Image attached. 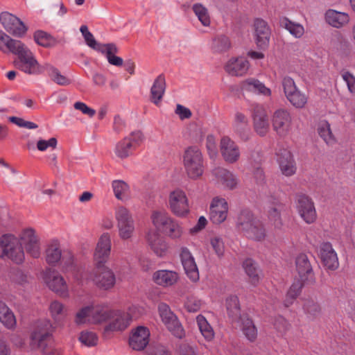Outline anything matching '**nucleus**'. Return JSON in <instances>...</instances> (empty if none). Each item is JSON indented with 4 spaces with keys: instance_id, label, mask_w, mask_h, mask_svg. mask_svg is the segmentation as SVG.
Instances as JSON below:
<instances>
[{
    "instance_id": "27",
    "label": "nucleus",
    "mask_w": 355,
    "mask_h": 355,
    "mask_svg": "<svg viewBox=\"0 0 355 355\" xmlns=\"http://www.w3.org/2000/svg\"><path fill=\"white\" fill-rule=\"evenodd\" d=\"M288 212L285 204L279 201L274 202L268 211V219L275 228L281 229L283 226L282 217L288 215Z\"/></svg>"
},
{
    "instance_id": "24",
    "label": "nucleus",
    "mask_w": 355,
    "mask_h": 355,
    "mask_svg": "<svg viewBox=\"0 0 355 355\" xmlns=\"http://www.w3.org/2000/svg\"><path fill=\"white\" fill-rule=\"evenodd\" d=\"M220 151L225 162L235 163L240 157L238 146L228 137H223L220 140Z\"/></svg>"
},
{
    "instance_id": "22",
    "label": "nucleus",
    "mask_w": 355,
    "mask_h": 355,
    "mask_svg": "<svg viewBox=\"0 0 355 355\" xmlns=\"http://www.w3.org/2000/svg\"><path fill=\"white\" fill-rule=\"evenodd\" d=\"M320 255L322 262L327 269L335 270L338 268V256L330 242H323L321 243Z\"/></svg>"
},
{
    "instance_id": "3",
    "label": "nucleus",
    "mask_w": 355,
    "mask_h": 355,
    "mask_svg": "<svg viewBox=\"0 0 355 355\" xmlns=\"http://www.w3.org/2000/svg\"><path fill=\"white\" fill-rule=\"evenodd\" d=\"M12 53L17 56L14 61L15 66L24 73L28 75L44 73V64H40L33 53L23 42Z\"/></svg>"
},
{
    "instance_id": "28",
    "label": "nucleus",
    "mask_w": 355,
    "mask_h": 355,
    "mask_svg": "<svg viewBox=\"0 0 355 355\" xmlns=\"http://www.w3.org/2000/svg\"><path fill=\"white\" fill-rule=\"evenodd\" d=\"M146 240L155 254L158 257L164 256L168 245L164 239L156 230H149L146 234Z\"/></svg>"
},
{
    "instance_id": "63",
    "label": "nucleus",
    "mask_w": 355,
    "mask_h": 355,
    "mask_svg": "<svg viewBox=\"0 0 355 355\" xmlns=\"http://www.w3.org/2000/svg\"><path fill=\"white\" fill-rule=\"evenodd\" d=\"M343 79L347 85L348 90L352 94H355V77L349 71L342 73Z\"/></svg>"
},
{
    "instance_id": "62",
    "label": "nucleus",
    "mask_w": 355,
    "mask_h": 355,
    "mask_svg": "<svg viewBox=\"0 0 355 355\" xmlns=\"http://www.w3.org/2000/svg\"><path fill=\"white\" fill-rule=\"evenodd\" d=\"M21 239L24 245L38 241L37 237L35 236V230L32 228L24 230L21 234Z\"/></svg>"
},
{
    "instance_id": "43",
    "label": "nucleus",
    "mask_w": 355,
    "mask_h": 355,
    "mask_svg": "<svg viewBox=\"0 0 355 355\" xmlns=\"http://www.w3.org/2000/svg\"><path fill=\"white\" fill-rule=\"evenodd\" d=\"M0 321L8 329H12L16 325V319L13 313L0 301Z\"/></svg>"
},
{
    "instance_id": "39",
    "label": "nucleus",
    "mask_w": 355,
    "mask_h": 355,
    "mask_svg": "<svg viewBox=\"0 0 355 355\" xmlns=\"http://www.w3.org/2000/svg\"><path fill=\"white\" fill-rule=\"evenodd\" d=\"M327 21L334 27L340 28L347 24L349 20V15L345 12L334 10H329L325 14Z\"/></svg>"
},
{
    "instance_id": "19",
    "label": "nucleus",
    "mask_w": 355,
    "mask_h": 355,
    "mask_svg": "<svg viewBox=\"0 0 355 355\" xmlns=\"http://www.w3.org/2000/svg\"><path fill=\"white\" fill-rule=\"evenodd\" d=\"M228 205L225 199L216 197L213 198L210 209L209 218L214 224H220L227 216Z\"/></svg>"
},
{
    "instance_id": "44",
    "label": "nucleus",
    "mask_w": 355,
    "mask_h": 355,
    "mask_svg": "<svg viewBox=\"0 0 355 355\" xmlns=\"http://www.w3.org/2000/svg\"><path fill=\"white\" fill-rule=\"evenodd\" d=\"M20 40L11 38L9 35L0 30V50L4 53H12L21 44Z\"/></svg>"
},
{
    "instance_id": "4",
    "label": "nucleus",
    "mask_w": 355,
    "mask_h": 355,
    "mask_svg": "<svg viewBox=\"0 0 355 355\" xmlns=\"http://www.w3.org/2000/svg\"><path fill=\"white\" fill-rule=\"evenodd\" d=\"M53 327L48 320H39L29 335L28 345L32 351L40 352L53 341Z\"/></svg>"
},
{
    "instance_id": "35",
    "label": "nucleus",
    "mask_w": 355,
    "mask_h": 355,
    "mask_svg": "<svg viewBox=\"0 0 355 355\" xmlns=\"http://www.w3.org/2000/svg\"><path fill=\"white\" fill-rule=\"evenodd\" d=\"M96 51L105 55L108 62L112 65L120 67L123 64V59L114 55L118 52V49L114 43L102 44Z\"/></svg>"
},
{
    "instance_id": "25",
    "label": "nucleus",
    "mask_w": 355,
    "mask_h": 355,
    "mask_svg": "<svg viewBox=\"0 0 355 355\" xmlns=\"http://www.w3.org/2000/svg\"><path fill=\"white\" fill-rule=\"evenodd\" d=\"M277 162L283 175L291 176L296 172L297 168L291 153L286 150H280L277 153Z\"/></svg>"
},
{
    "instance_id": "32",
    "label": "nucleus",
    "mask_w": 355,
    "mask_h": 355,
    "mask_svg": "<svg viewBox=\"0 0 355 355\" xmlns=\"http://www.w3.org/2000/svg\"><path fill=\"white\" fill-rule=\"evenodd\" d=\"M166 80L164 74L159 75L154 80L150 88V100L156 105H159L166 90Z\"/></svg>"
},
{
    "instance_id": "12",
    "label": "nucleus",
    "mask_w": 355,
    "mask_h": 355,
    "mask_svg": "<svg viewBox=\"0 0 355 355\" xmlns=\"http://www.w3.org/2000/svg\"><path fill=\"white\" fill-rule=\"evenodd\" d=\"M169 208L178 217H184L189 213V205L186 193L180 189L171 192L168 198Z\"/></svg>"
},
{
    "instance_id": "57",
    "label": "nucleus",
    "mask_w": 355,
    "mask_h": 355,
    "mask_svg": "<svg viewBox=\"0 0 355 355\" xmlns=\"http://www.w3.org/2000/svg\"><path fill=\"white\" fill-rule=\"evenodd\" d=\"M307 281H302L300 278L295 279L289 290L288 291V297L292 300H295L300 294L302 288Z\"/></svg>"
},
{
    "instance_id": "46",
    "label": "nucleus",
    "mask_w": 355,
    "mask_h": 355,
    "mask_svg": "<svg viewBox=\"0 0 355 355\" xmlns=\"http://www.w3.org/2000/svg\"><path fill=\"white\" fill-rule=\"evenodd\" d=\"M196 322L198 329L205 339L207 341L211 340L214 337V331L207 319L200 314L196 317Z\"/></svg>"
},
{
    "instance_id": "23",
    "label": "nucleus",
    "mask_w": 355,
    "mask_h": 355,
    "mask_svg": "<svg viewBox=\"0 0 355 355\" xmlns=\"http://www.w3.org/2000/svg\"><path fill=\"white\" fill-rule=\"evenodd\" d=\"M295 267L299 278L302 281L313 282L314 280L312 265L306 254H300L296 257Z\"/></svg>"
},
{
    "instance_id": "59",
    "label": "nucleus",
    "mask_w": 355,
    "mask_h": 355,
    "mask_svg": "<svg viewBox=\"0 0 355 355\" xmlns=\"http://www.w3.org/2000/svg\"><path fill=\"white\" fill-rule=\"evenodd\" d=\"M58 141L55 137H51L49 140L40 139L37 142V148L40 151H44L48 148L55 149L57 146Z\"/></svg>"
},
{
    "instance_id": "55",
    "label": "nucleus",
    "mask_w": 355,
    "mask_h": 355,
    "mask_svg": "<svg viewBox=\"0 0 355 355\" xmlns=\"http://www.w3.org/2000/svg\"><path fill=\"white\" fill-rule=\"evenodd\" d=\"M245 85L248 87V89L254 90V92H258L260 94H263L264 95H270V90L267 88L264 84L261 83L258 80L255 79H250L246 80Z\"/></svg>"
},
{
    "instance_id": "58",
    "label": "nucleus",
    "mask_w": 355,
    "mask_h": 355,
    "mask_svg": "<svg viewBox=\"0 0 355 355\" xmlns=\"http://www.w3.org/2000/svg\"><path fill=\"white\" fill-rule=\"evenodd\" d=\"M202 306V302L194 296H189L187 298L184 303V307L187 311L191 313H195L198 311Z\"/></svg>"
},
{
    "instance_id": "14",
    "label": "nucleus",
    "mask_w": 355,
    "mask_h": 355,
    "mask_svg": "<svg viewBox=\"0 0 355 355\" xmlns=\"http://www.w3.org/2000/svg\"><path fill=\"white\" fill-rule=\"evenodd\" d=\"M296 208L301 218L307 224L314 223L317 214L312 200L305 194L296 196Z\"/></svg>"
},
{
    "instance_id": "26",
    "label": "nucleus",
    "mask_w": 355,
    "mask_h": 355,
    "mask_svg": "<svg viewBox=\"0 0 355 355\" xmlns=\"http://www.w3.org/2000/svg\"><path fill=\"white\" fill-rule=\"evenodd\" d=\"M232 128L243 141H247L251 136L248 117L243 113L237 112L234 114L232 122Z\"/></svg>"
},
{
    "instance_id": "33",
    "label": "nucleus",
    "mask_w": 355,
    "mask_h": 355,
    "mask_svg": "<svg viewBox=\"0 0 355 355\" xmlns=\"http://www.w3.org/2000/svg\"><path fill=\"white\" fill-rule=\"evenodd\" d=\"M212 175L225 187L234 189L237 185V180L235 175L226 168L216 167L212 170Z\"/></svg>"
},
{
    "instance_id": "47",
    "label": "nucleus",
    "mask_w": 355,
    "mask_h": 355,
    "mask_svg": "<svg viewBox=\"0 0 355 355\" xmlns=\"http://www.w3.org/2000/svg\"><path fill=\"white\" fill-rule=\"evenodd\" d=\"M245 272L250 277L251 282L255 284L259 282V277L257 263L251 258L246 259L243 263Z\"/></svg>"
},
{
    "instance_id": "11",
    "label": "nucleus",
    "mask_w": 355,
    "mask_h": 355,
    "mask_svg": "<svg viewBox=\"0 0 355 355\" xmlns=\"http://www.w3.org/2000/svg\"><path fill=\"white\" fill-rule=\"evenodd\" d=\"M0 21L8 33L17 37H23L28 31L27 26L19 18L8 12L0 14Z\"/></svg>"
},
{
    "instance_id": "56",
    "label": "nucleus",
    "mask_w": 355,
    "mask_h": 355,
    "mask_svg": "<svg viewBox=\"0 0 355 355\" xmlns=\"http://www.w3.org/2000/svg\"><path fill=\"white\" fill-rule=\"evenodd\" d=\"M92 305L80 309L76 314L75 322L78 324H85L92 318Z\"/></svg>"
},
{
    "instance_id": "5",
    "label": "nucleus",
    "mask_w": 355,
    "mask_h": 355,
    "mask_svg": "<svg viewBox=\"0 0 355 355\" xmlns=\"http://www.w3.org/2000/svg\"><path fill=\"white\" fill-rule=\"evenodd\" d=\"M183 163L186 173L190 179L197 180L203 175L204 159L198 146H191L184 150Z\"/></svg>"
},
{
    "instance_id": "52",
    "label": "nucleus",
    "mask_w": 355,
    "mask_h": 355,
    "mask_svg": "<svg viewBox=\"0 0 355 355\" xmlns=\"http://www.w3.org/2000/svg\"><path fill=\"white\" fill-rule=\"evenodd\" d=\"M35 42L44 47L51 46L55 40L50 35L43 31H37L33 35Z\"/></svg>"
},
{
    "instance_id": "61",
    "label": "nucleus",
    "mask_w": 355,
    "mask_h": 355,
    "mask_svg": "<svg viewBox=\"0 0 355 355\" xmlns=\"http://www.w3.org/2000/svg\"><path fill=\"white\" fill-rule=\"evenodd\" d=\"M210 243L216 254L218 257L223 256L225 251V245L223 239L218 236H216L211 239Z\"/></svg>"
},
{
    "instance_id": "6",
    "label": "nucleus",
    "mask_w": 355,
    "mask_h": 355,
    "mask_svg": "<svg viewBox=\"0 0 355 355\" xmlns=\"http://www.w3.org/2000/svg\"><path fill=\"white\" fill-rule=\"evenodd\" d=\"M151 219L157 230L171 239H179L182 236L183 231L181 225L167 213L155 211L151 216Z\"/></svg>"
},
{
    "instance_id": "34",
    "label": "nucleus",
    "mask_w": 355,
    "mask_h": 355,
    "mask_svg": "<svg viewBox=\"0 0 355 355\" xmlns=\"http://www.w3.org/2000/svg\"><path fill=\"white\" fill-rule=\"evenodd\" d=\"M178 274L173 270H159L153 273V281L158 285L168 287L174 285L178 280Z\"/></svg>"
},
{
    "instance_id": "2",
    "label": "nucleus",
    "mask_w": 355,
    "mask_h": 355,
    "mask_svg": "<svg viewBox=\"0 0 355 355\" xmlns=\"http://www.w3.org/2000/svg\"><path fill=\"white\" fill-rule=\"evenodd\" d=\"M46 261L49 265L53 266L61 261L64 272L71 274L79 282H82L85 279L83 269L75 262L73 254L67 252L62 254L58 240H52L49 243L46 250Z\"/></svg>"
},
{
    "instance_id": "40",
    "label": "nucleus",
    "mask_w": 355,
    "mask_h": 355,
    "mask_svg": "<svg viewBox=\"0 0 355 355\" xmlns=\"http://www.w3.org/2000/svg\"><path fill=\"white\" fill-rule=\"evenodd\" d=\"M302 308L307 318L311 320L316 319L321 315V306L314 299H306L304 302Z\"/></svg>"
},
{
    "instance_id": "30",
    "label": "nucleus",
    "mask_w": 355,
    "mask_h": 355,
    "mask_svg": "<svg viewBox=\"0 0 355 355\" xmlns=\"http://www.w3.org/2000/svg\"><path fill=\"white\" fill-rule=\"evenodd\" d=\"M114 313V310L111 309L105 304L92 305V318L88 322L98 324L107 322Z\"/></svg>"
},
{
    "instance_id": "17",
    "label": "nucleus",
    "mask_w": 355,
    "mask_h": 355,
    "mask_svg": "<svg viewBox=\"0 0 355 355\" xmlns=\"http://www.w3.org/2000/svg\"><path fill=\"white\" fill-rule=\"evenodd\" d=\"M252 118L255 132L261 137L265 136L269 129V122L263 105L259 104L253 105Z\"/></svg>"
},
{
    "instance_id": "48",
    "label": "nucleus",
    "mask_w": 355,
    "mask_h": 355,
    "mask_svg": "<svg viewBox=\"0 0 355 355\" xmlns=\"http://www.w3.org/2000/svg\"><path fill=\"white\" fill-rule=\"evenodd\" d=\"M231 47V42L228 37L220 35L214 38L211 49L214 52H225Z\"/></svg>"
},
{
    "instance_id": "36",
    "label": "nucleus",
    "mask_w": 355,
    "mask_h": 355,
    "mask_svg": "<svg viewBox=\"0 0 355 355\" xmlns=\"http://www.w3.org/2000/svg\"><path fill=\"white\" fill-rule=\"evenodd\" d=\"M239 322H241V330L245 337L250 342H254L257 338L258 331L252 319L248 314H243Z\"/></svg>"
},
{
    "instance_id": "20",
    "label": "nucleus",
    "mask_w": 355,
    "mask_h": 355,
    "mask_svg": "<svg viewBox=\"0 0 355 355\" xmlns=\"http://www.w3.org/2000/svg\"><path fill=\"white\" fill-rule=\"evenodd\" d=\"M180 259L187 276L191 281L196 282L199 280V271L195 259L186 247L181 248Z\"/></svg>"
},
{
    "instance_id": "41",
    "label": "nucleus",
    "mask_w": 355,
    "mask_h": 355,
    "mask_svg": "<svg viewBox=\"0 0 355 355\" xmlns=\"http://www.w3.org/2000/svg\"><path fill=\"white\" fill-rule=\"evenodd\" d=\"M244 235L248 239L261 241L265 239L266 234L263 225L257 219Z\"/></svg>"
},
{
    "instance_id": "18",
    "label": "nucleus",
    "mask_w": 355,
    "mask_h": 355,
    "mask_svg": "<svg viewBox=\"0 0 355 355\" xmlns=\"http://www.w3.org/2000/svg\"><path fill=\"white\" fill-rule=\"evenodd\" d=\"M291 116L287 110L280 109L275 112L272 117V127L279 136L287 135L291 130Z\"/></svg>"
},
{
    "instance_id": "9",
    "label": "nucleus",
    "mask_w": 355,
    "mask_h": 355,
    "mask_svg": "<svg viewBox=\"0 0 355 355\" xmlns=\"http://www.w3.org/2000/svg\"><path fill=\"white\" fill-rule=\"evenodd\" d=\"M282 85L286 99L293 107L303 108L306 105L308 96L297 88L292 78L284 76Z\"/></svg>"
},
{
    "instance_id": "38",
    "label": "nucleus",
    "mask_w": 355,
    "mask_h": 355,
    "mask_svg": "<svg viewBox=\"0 0 355 355\" xmlns=\"http://www.w3.org/2000/svg\"><path fill=\"white\" fill-rule=\"evenodd\" d=\"M257 219L250 210L247 209H243L237 217L236 228L245 234Z\"/></svg>"
},
{
    "instance_id": "45",
    "label": "nucleus",
    "mask_w": 355,
    "mask_h": 355,
    "mask_svg": "<svg viewBox=\"0 0 355 355\" xmlns=\"http://www.w3.org/2000/svg\"><path fill=\"white\" fill-rule=\"evenodd\" d=\"M280 25L296 38H300L304 35V28L303 26L291 21L287 17H283L280 19Z\"/></svg>"
},
{
    "instance_id": "13",
    "label": "nucleus",
    "mask_w": 355,
    "mask_h": 355,
    "mask_svg": "<svg viewBox=\"0 0 355 355\" xmlns=\"http://www.w3.org/2000/svg\"><path fill=\"white\" fill-rule=\"evenodd\" d=\"M116 218L118 222L117 226L120 238L123 240L131 238L135 230V225L129 211L123 207H119L116 211Z\"/></svg>"
},
{
    "instance_id": "16",
    "label": "nucleus",
    "mask_w": 355,
    "mask_h": 355,
    "mask_svg": "<svg viewBox=\"0 0 355 355\" xmlns=\"http://www.w3.org/2000/svg\"><path fill=\"white\" fill-rule=\"evenodd\" d=\"M253 26L257 46L260 49H266L268 46L271 33L268 23L263 19L256 18Z\"/></svg>"
},
{
    "instance_id": "8",
    "label": "nucleus",
    "mask_w": 355,
    "mask_h": 355,
    "mask_svg": "<svg viewBox=\"0 0 355 355\" xmlns=\"http://www.w3.org/2000/svg\"><path fill=\"white\" fill-rule=\"evenodd\" d=\"M144 136L141 131L132 132L116 144L114 150L116 155L121 159H125L132 155L141 145Z\"/></svg>"
},
{
    "instance_id": "29",
    "label": "nucleus",
    "mask_w": 355,
    "mask_h": 355,
    "mask_svg": "<svg viewBox=\"0 0 355 355\" xmlns=\"http://www.w3.org/2000/svg\"><path fill=\"white\" fill-rule=\"evenodd\" d=\"M110 320V322L104 328L105 331L124 330L129 325L131 318L127 313L114 310V313Z\"/></svg>"
},
{
    "instance_id": "53",
    "label": "nucleus",
    "mask_w": 355,
    "mask_h": 355,
    "mask_svg": "<svg viewBox=\"0 0 355 355\" xmlns=\"http://www.w3.org/2000/svg\"><path fill=\"white\" fill-rule=\"evenodd\" d=\"M80 31L81 32L85 42L86 44L92 49L93 50L96 51L98 47H101V45L102 44L100 42H98L93 34L89 31L88 27L86 25H82L80 28Z\"/></svg>"
},
{
    "instance_id": "1",
    "label": "nucleus",
    "mask_w": 355,
    "mask_h": 355,
    "mask_svg": "<svg viewBox=\"0 0 355 355\" xmlns=\"http://www.w3.org/2000/svg\"><path fill=\"white\" fill-rule=\"evenodd\" d=\"M110 250V236L107 233H105L100 237L94 255L96 265L94 282L98 287L105 290L112 288L116 282V277L112 270L105 266Z\"/></svg>"
},
{
    "instance_id": "21",
    "label": "nucleus",
    "mask_w": 355,
    "mask_h": 355,
    "mask_svg": "<svg viewBox=\"0 0 355 355\" xmlns=\"http://www.w3.org/2000/svg\"><path fill=\"white\" fill-rule=\"evenodd\" d=\"M149 337L150 331L147 327H137L130 336L129 345L134 350H143L149 343Z\"/></svg>"
},
{
    "instance_id": "31",
    "label": "nucleus",
    "mask_w": 355,
    "mask_h": 355,
    "mask_svg": "<svg viewBox=\"0 0 355 355\" xmlns=\"http://www.w3.org/2000/svg\"><path fill=\"white\" fill-rule=\"evenodd\" d=\"M225 71L232 76H241L249 69V62L245 58H232L225 67Z\"/></svg>"
},
{
    "instance_id": "54",
    "label": "nucleus",
    "mask_w": 355,
    "mask_h": 355,
    "mask_svg": "<svg viewBox=\"0 0 355 355\" xmlns=\"http://www.w3.org/2000/svg\"><path fill=\"white\" fill-rule=\"evenodd\" d=\"M79 340L87 347H94L98 344V338L95 332L83 331L80 334Z\"/></svg>"
},
{
    "instance_id": "50",
    "label": "nucleus",
    "mask_w": 355,
    "mask_h": 355,
    "mask_svg": "<svg viewBox=\"0 0 355 355\" xmlns=\"http://www.w3.org/2000/svg\"><path fill=\"white\" fill-rule=\"evenodd\" d=\"M192 10L203 26H209L211 21L210 17L206 7L198 3L193 5Z\"/></svg>"
},
{
    "instance_id": "10",
    "label": "nucleus",
    "mask_w": 355,
    "mask_h": 355,
    "mask_svg": "<svg viewBox=\"0 0 355 355\" xmlns=\"http://www.w3.org/2000/svg\"><path fill=\"white\" fill-rule=\"evenodd\" d=\"M158 311L162 322L174 336L178 338L184 336V331L181 323L167 304L160 303L158 305Z\"/></svg>"
},
{
    "instance_id": "42",
    "label": "nucleus",
    "mask_w": 355,
    "mask_h": 355,
    "mask_svg": "<svg viewBox=\"0 0 355 355\" xmlns=\"http://www.w3.org/2000/svg\"><path fill=\"white\" fill-rule=\"evenodd\" d=\"M44 73L51 78V79L59 85H68L70 80L64 76L62 75L59 70L49 63L44 64Z\"/></svg>"
},
{
    "instance_id": "60",
    "label": "nucleus",
    "mask_w": 355,
    "mask_h": 355,
    "mask_svg": "<svg viewBox=\"0 0 355 355\" xmlns=\"http://www.w3.org/2000/svg\"><path fill=\"white\" fill-rule=\"evenodd\" d=\"M274 326L279 332L284 334L289 329L291 324L284 317L279 315L275 319Z\"/></svg>"
},
{
    "instance_id": "15",
    "label": "nucleus",
    "mask_w": 355,
    "mask_h": 355,
    "mask_svg": "<svg viewBox=\"0 0 355 355\" xmlns=\"http://www.w3.org/2000/svg\"><path fill=\"white\" fill-rule=\"evenodd\" d=\"M44 279L49 288L60 296L68 294V287L64 278L55 270L47 268L44 272Z\"/></svg>"
},
{
    "instance_id": "7",
    "label": "nucleus",
    "mask_w": 355,
    "mask_h": 355,
    "mask_svg": "<svg viewBox=\"0 0 355 355\" xmlns=\"http://www.w3.org/2000/svg\"><path fill=\"white\" fill-rule=\"evenodd\" d=\"M0 257L8 259L17 264L24 260V252L21 243L14 235L3 234L0 239Z\"/></svg>"
},
{
    "instance_id": "37",
    "label": "nucleus",
    "mask_w": 355,
    "mask_h": 355,
    "mask_svg": "<svg viewBox=\"0 0 355 355\" xmlns=\"http://www.w3.org/2000/svg\"><path fill=\"white\" fill-rule=\"evenodd\" d=\"M226 309L229 318L232 322H239L243 317L241 313L239 300L237 296L231 295L226 299Z\"/></svg>"
},
{
    "instance_id": "49",
    "label": "nucleus",
    "mask_w": 355,
    "mask_h": 355,
    "mask_svg": "<svg viewBox=\"0 0 355 355\" xmlns=\"http://www.w3.org/2000/svg\"><path fill=\"white\" fill-rule=\"evenodd\" d=\"M112 187L115 197L119 200H124L128 196L129 186L123 180H114Z\"/></svg>"
},
{
    "instance_id": "51",
    "label": "nucleus",
    "mask_w": 355,
    "mask_h": 355,
    "mask_svg": "<svg viewBox=\"0 0 355 355\" xmlns=\"http://www.w3.org/2000/svg\"><path fill=\"white\" fill-rule=\"evenodd\" d=\"M318 132L321 138L328 145L335 143V138L330 129V125L327 121H324L319 125Z\"/></svg>"
},
{
    "instance_id": "64",
    "label": "nucleus",
    "mask_w": 355,
    "mask_h": 355,
    "mask_svg": "<svg viewBox=\"0 0 355 355\" xmlns=\"http://www.w3.org/2000/svg\"><path fill=\"white\" fill-rule=\"evenodd\" d=\"M206 147L211 157L216 155V144L214 135H209L206 138Z\"/></svg>"
}]
</instances>
